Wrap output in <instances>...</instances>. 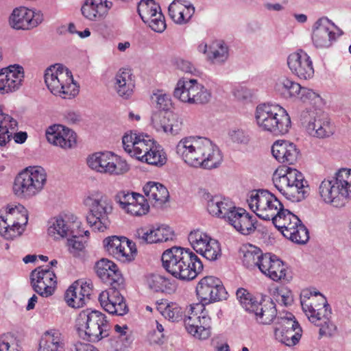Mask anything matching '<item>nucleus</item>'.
<instances>
[{
  "mask_svg": "<svg viewBox=\"0 0 351 351\" xmlns=\"http://www.w3.org/2000/svg\"><path fill=\"white\" fill-rule=\"evenodd\" d=\"M176 151L186 164L193 167L216 169L223 161V154L218 146L210 139L199 136L181 138Z\"/></svg>",
  "mask_w": 351,
  "mask_h": 351,
  "instance_id": "1",
  "label": "nucleus"
},
{
  "mask_svg": "<svg viewBox=\"0 0 351 351\" xmlns=\"http://www.w3.org/2000/svg\"><path fill=\"white\" fill-rule=\"evenodd\" d=\"M122 143L125 151L140 161L156 167L167 162L164 149L149 136L130 132L123 136Z\"/></svg>",
  "mask_w": 351,
  "mask_h": 351,
  "instance_id": "2",
  "label": "nucleus"
},
{
  "mask_svg": "<svg viewBox=\"0 0 351 351\" xmlns=\"http://www.w3.org/2000/svg\"><path fill=\"white\" fill-rule=\"evenodd\" d=\"M300 302L308 320L319 327L320 336H331L335 326L330 322L331 311L325 298L319 292L302 291Z\"/></svg>",
  "mask_w": 351,
  "mask_h": 351,
  "instance_id": "3",
  "label": "nucleus"
},
{
  "mask_svg": "<svg viewBox=\"0 0 351 351\" xmlns=\"http://www.w3.org/2000/svg\"><path fill=\"white\" fill-rule=\"evenodd\" d=\"M273 182L279 192L292 202L302 201L308 193L307 181L296 169H277L273 176Z\"/></svg>",
  "mask_w": 351,
  "mask_h": 351,
  "instance_id": "4",
  "label": "nucleus"
},
{
  "mask_svg": "<svg viewBox=\"0 0 351 351\" xmlns=\"http://www.w3.org/2000/svg\"><path fill=\"white\" fill-rule=\"evenodd\" d=\"M318 193L326 204L339 207L347 198L351 199V169L342 168L335 176L324 179L319 184Z\"/></svg>",
  "mask_w": 351,
  "mask_h": 351,
  "instance_id": "5",
  "label": "nucleus"
},
{
  "mask_svg": "<svg viewBox=\"0 0 351 351\" xmlns=\"http://www.w3.org/2000/svg\"><path fill=\"white\" fill-rule=\"evenodd\" d=\"M255 119L261 130L276 136L287 133L291 127V119L287 110L278 104H259L256 109Z\"/></svg>",
  "mask_w": 351,
  "mask_h": 351,
  "instance_id": "6",
  "label": "nucleus"
},
{
  "mask_svg": "<svg viewBox=\"0 0 351 351\" xmlns=\"http://www.w3.org/2000/svg\"><path fill=\"white\" fill-rule=\"evenodd\" d=\"M88 210L86 221L94 231L104 232L110 225L109 215L112 212L111 201L98 191L89 192L83 199Z\"/></svg>",
  "mask_w": 351,
  "mask_h": 351,
  "instance_id": "7",
  "label": "nucleus"
},
{
  "mask_svg": "<svg viewBox=\"0 0 351 351\" xmlns=\"http://www.w3.org/2000/svg\"><path fill=\"white\" fill-rule=\"evenodd\" d=\"M75 326L79 336L89 341H98L109 335L107 317L98 311H82L76 318Z\"/></svg>",
  "mask_w": 351,
  "mask_h": 351,
  "instance_id": "8",
  "label": "nucleus"
},
{
  "mask_svg": "<svg viewBox=\"0 0 351 351\" xmlns=\"http://www.w3.org/2000/svg\"><path fill=\"white\" fill-rule=\"evenodd\" d=\"M45 82L54 95L66 99L75 97L79 86L74 82L71 71L61 64L48 67L45 72Z\"/></svg>",
  "mask_w": 351,
  "mask_h": 351,
  "instance_id": "9",
  "label": "nucleus"
},
{
  "mask_svg": "<svg viewBox=\"0 0 351 351\" xmlns=\"http://www.w3.org/2000/svg\"><path fill=\"white\" fill-rule=\"evenodd\" d=\"M47 183V173L40 166H29L16 177L13 190L18 196L32 197L38 194Z\"/></svg>",
  "mask_w": 351,
  "mask_h": 351,
  "instance_id": "10",
  "label": "nucleus"
},
{
  "mask_svg": "<svg viewBox=\"0 0 351 351\" xmlns=\"http://www.w3.org/2000/svg\"><path fill=\"white\" fill-rule=\"evenodd\" d=\"M27 221V210L23 206H8L5 215L0 217V234L5 239H14L20 237L24 232Z\"/></svg>",
  "mask_w": 351,
  "mask_h": 351,
  "instance_id": "11",
  "label": "nucleus"
},
{
  "mask_svg": "<svg viewBox=\"0 0 351 351\" xmlns=\"http://www.w3.org/2000/svg\"><path fill=\"white\" fill-rule=\"evenodd\" d=\"M247 203L250 208L264 220L272 221L283 208L277 197L267 190L251 191Z\"/></svg>",
  "mask_w": 351,
  "mask_h": 351,
  "instance_id": "12",
  "label": "nucleus"
},
{
  "mask_svg": "<svg viewBox=\"0 0 351 351\" xmlns=\"http://www.w3.org/2000/svg\"><path fill=\"white\" fill-rule=\"evenodd\" d=\"M174 97L189 104H204L211 99V93L195 79H180L173 91Z\"/></svg>",
  "mask_w": 351,
  "mask_h": 351,
  "instance_id": "13",
  "label": "nucleus"
},
{
  "mask_svg": "<svg viewBox=\"0 0 351 351\" xmlns=\"http://www.w3.org/2000/svg\"><path fill=\"white\" fill-rule=\"evenodd\" d=\"M87 165L93 170L113 176L123 175L130 169L125 160L112 152H96L87 158Z\"/></svg>",
  "mask_w": 351,
  "mask_h": 351,
  "instance_id": "14",
  "label": "nucleus"
},
{
  "mask_svg": "<svg viewBox=\"0 0 351 351\" xmlns=\"http://www.w3.org/2000/svg\"><path fill=\"white\" fill-rule=\"evenodd\" d=\"M186 331L199 339H206L210 335V317L204 304H191L184 318Z\"/></svg>",
  "mask_w": 351,
  "mask_h": 351,
  "instance_id": "15",
  "label": "nucleus"
},
{
  "mask_svg": "<svg viewBox=\"0 0 351 351\" xmlns=\"http://www.w3.org/2000/svg\"><path fill=\"white\" fill-rule=\"evenodd\" d=\"M343 34V31L328 18L322 17L319 19L313 27L312 41L316 48H328Z\"/></svg>",
  "mask_w": 351,
  "mask_h": 351,
  "instance_id": "16",
  "label": "nucleus"
},
{
  "mask_svg": "<svg viewBox=\"0 0 351 351\" xmlns=\"http://www.w3.org/2000/svg\"><path fill=\"white\" fill-rule=\"evenodd\" d=\"M196 293L201 301L200 304L204 306L228 298V293L221 281L212 276H205L198 282Z\"/></svg>",
  "mask_w": 351,
  "mask_h": 351,
  "instance_id": "17",
  "label": "nucleus"
},
{
  "mask_svg": "<svg viewBox=\"0 0 351 351\" xmlns=\"http://www.w3.org/2000/svg\"><path fill=\"white\" fill-rule=\"evenodd\" d=\"M302 328L292 314L280 317L274 329L275 338L288 346L298 343L302 336Z\"/></svg>",
  "mask_w": 351,
  "mask_h": 351,
  "instance_id": "18",
  "label": "nucleus"
},
{
  "mask_svg": "<svg viewBox=\"0 0 351 351\" xmlns=\"http://www.w3.org/2000/svg\"><path fill=\"white\" fill-rule=\"evenodd\" d=\"M30 280L33 289L40 296L47 298L53 294L57 278L53 270L38 267L32 271Z\"/></svg>",
  "mask_w": 351,
  "mask_h": 351,
  "instance_id": "19",
  "label": "nucleus"
},
{
  "mask_svg": "<svg viewBox=\"0 0 351 351\" xmlns=\"http://www.w3.org/2000/svg\"><path fill=\"white\" fill-rule=\"evenodd\" d=\"M138 13L142 21L156 32H162L166 28L165 18L160 8L154 0H141L138 5Z\"/></svg>",
  "mask_w": 351,
  "mask_h": 351,
  "instance_id": "20",
  "label": "nucleus"
},
{
  "mask_svg": "<svg viewBox=\"0 0 351 351\" xmlns=\"http://www.w3.org/2000/svg\"><path fill=\"white\" fill-rule=\"evenodd\" d=\"M103 243L106 252L121 262L131 261L136 253L135 244L123 237H109Z\"/></svg>",
  "mask_w": 351,
  "mask_h": 351,
  "instance_id": "21",
  "label": "nucleus"
},
{
  "mask_svg": "<svg viewBox=\"0 0 351 351\" xmlns=\"http://www.w3.org/2000/svg\"><path fill=\"white\" fill-rule=\"evenodd\" d=\"M116 201L122 210L132 216L146 215L149 210L147 199L140 193L121 191L116 195Z\"/></svg>",
  "mask_w": 351,
  "mask_h": 351,
  "instance_id": "22",
  "label": "nucleus"
},
{
  "mask_svg": "<svg viewBox=\"0 0 351 351\" xmlns=\"http://www.w3.org/2000/svg\"><path fill=\"white\" fill-rule=\"evenodd\" d=\"M80 222L72 215L69 218L53 217L47 224V235L55 241H59L70 236H77L75 230L78 229Z\"/></svg>",
  "mask_w": 351,
  "mask_h": 351,
  "instance_id": "23",
  "label": "nucleus"
},
{
  "mask_svg": "<svg viewBox=\"0 0 351 351\" xmlns=\"http://www.w3.org/2000/svg\"><path fill=\"white\" fill-rule=\"evenodd\" d=\"M123 288L111 287L99 294L98 300L101 306L110 314L122 316L128 312L125 299L120 293Z\"/></svg>",
  "mask_w": 351,
  "mask_h": 351,
  "instance_id": "24",
  "label": "nucleus"
},
{
  "mask_svg": "<svg viewBox=\"0 0 351 351\" xmlns=\"http://www.w3.org/2000/svg\"><path fill=\"white\" fill-rule=\"evenodd\" d=\"M43 21L41 12L25 7L15 8L10 16V25L15 29H31L37 27Z\"/></svg>",
  "mask_w": 351,
  "mask_h": 351,
  "instance_id": "25",
  "label": "nucleus"
},
{
  "mask_svg": "<svg viewBox=\"0 0 351 351\" xmlns=\"http://www.w3.org/2000/svg\"><path fill=\"white\" fill-rule=\"evenodd\" d=\"M287 65L291 73L300 79L308 80L313 76L312 61L303 51L291 53L287 58Z\"/></svg>",
  "mask_w": 351,
  "mask_h": 351,
  "instance_id": "26",
  "label": "nucleus"
},
{
  "mask_svg": "<svg viewBox=\"0 0 351 351\" xmlns=\"http://www.w3.org/2000/svg\"><path fill=\"white\" fill-rule=\"evenodd\" d=\"M188 250L189 248L173 247L166 250L162 255V266L176 278L178 274H182V268L185 266L183 263L188 260Z\"/></svg>",
  "mask_w": 351,
  "mask_h": 351,
  "instance_id": "27",
  "label": "nucleus"
},
{
  "mask_svg": "<svg viewBox=\"0 0 351 351\" xmlns=\"http://www.w3.org/2000/svg\"><path fill=\"white\" fill-rule=\"evenodd\" d=\"M24 77L23 68L11 65L0 70V93L5 94L17 90Z\"/></svg>",
  "mask_w": 351,
  "mask_h": 351,
  "instance_id": "28",
  "label": "nucleus"
},
{
  "mask_svg": "<svg viewBox=\"0 0 351 351\" xmlns=\"http://www.w3.org/2000/svg\"><path fill=\"white\" fill-rule=\"evenodd\" d=\"M140 244L166 242L172 240L173 231L167 225L152 227L149 229L141 228L136 230L135 234Z\"/></svg>",
  "mask_w": 351,
  "mask_h": 351,
  "instance_id": "29",
  "label": "nucleus"
},
{
  "mask_svg": "<svg viewBox=\"0 0 351 351\" xmlns=\"http://www.w3.org/2000/svg\"><path fill=\"white\" fill-rule=\"evenodd\" d=\"M47 141L62 149H71L76 145V135L73 131L62 125H53L47 130Z\"/></svg>",
  "mask_w": 351,
  "mask_h": 351,
  "instance_id": "30",
  "label": "nucleus"
},
{
  "mask_svg": "<svg viewBox=\"0 0 351 351\" xmlns=\"http://www.w3.org/2000/svg\"><path fill=\"white\" fill-rule=\"evenodd\" d=\"M92 292L90 283L82 280L73 283L65 293L67 304L73 308H80L90 299Z\"/></svg>",
  "mask_w": 351,
  "mask_h": 351,
  "instance_id": "31",
  "label": "nucleus"
},
{
  "mask_svg": "<svg viewBox=\"0 0 351 351\" xmlns=\"http://www.w3.org/2000/svg\"><path fill=\"white\" fill-rule=\"evenodd\" d=\"M207 210L210 215L229 221L237 208L234 204L227 197L207 195Z\"/></svg>",
  "mask_w": 351,
  "mask_h": 351,
  "instance_id": "32",
  "label": "nucleus"
},
{
  "mask_svg": "<svg viewBox=\"0 0 351 351\" xmlns=\"http://www.w3.org/2000/svg\"><path fill=\"white\" fill-rule=\"evenodd\" d=\"M273 156L279 162L294 165L300 158V150L295 144L289 141H276L271 147Z\"/></svg>",
  "mask_w": 351,
  "mask_h": 351,
  "instance_id": "33",
  "label": "nucleus"
},
{
  "mask_svg": "<svg viewBox=\"0 0 351 351\" xmlns=\"http://www.w3.org/2000/svg\"><path fill=\"white\" fill-rule=\"evenodd\" d=\"M96 272L101 280L110 287H124V279L117 265L112 261L104 258L100 260L96 264Z\"/></svg>",
  "mask_w": 351,
  "mask_h": 351,
  "instance_id": "34",
  "label": "nucleus"
},
{
  "mask_svg": "<svg viewBox=\"0 0 351 351\" xmlns=\"http://www.w3.org/2000/svg\"><path fill=\"white\" fill-rule=\"evenodd\" d=\"M259 270L274 281L285 279L286 277L287 267L285 265L276 255L270 253L265 254Z\"/></svg>",
  "mask_w": 351,
  "mask_h": 351,
  "instance_id": "35",
  "label": "nucleus"
},
{
  "mask_svg": "<svg viewBox=\"0 0 351 351\" xmlns=\"http://www.w3.org/2000/svg\"><path fill=\"white\" fill-rule=\"evenodd\" d=\"M171 19L178 25L187 23L195 13V7L185 0H174L169 6Z\"/></svg>",
  "mask_w": 351,
  "mask_h": 351,
  "instance_id": "36",
  "label": "nucleus"
},
{
  "mask_svg": "<svg viewBox=\"0 0 351 351\" xmlns=\"http://www.w3.org/2000/svg\"><path fill=\"white\" fill-rule=\"evenodd\" d=\"M112 3L107 0H86L81 11L83 16L90 21H99L112 8Z\"/></svg>",
  "mask_w": 351,
  "mask_h": 351,
  "instance_id": "37",
  "label": "nucleus"
},
{
  "mask_svg": "<svg viewBox=\"0 0 351 351\" xmlns=\"http://www.w3.org/2000/svg\"><path fill=\"white\" fill-rule=\"evenodd\" d=\"M232 215L228 222L238 232L248 235L255 231V219L245 210L237 208Z\"/></svg>",
  "mask_w": 351,
  "mask_h": 351,
  "instance_id": "38",
  "label": "nucleus"
},
{
  "mask_svg": "<svg viewBox=\"0 0 351 351\" xmlns=\"http://www.w3.org/2000/svg\"><path fill=\"white\" fill-rule=\"evenodd\" d=\"M143 190L148 200L155 207H162L169 200L167 189L159 182H148Z\"/></svg>",
  "mask_w": 351,
  "mask_h": 351,
  "instance_id": "39",
  "label": "nucleus"
},
{
  "mask_svg": "<svg viewBox=\"0 0 351 351\" xmlns=\"http://www.w3.org/2000/svg\"><path fill=\"white\" fill-rule=\"evenodd\" d=\"M187 254L188 260L185 261L186 263H183L185 266L182 267L180 271L182 274H178L176 278L189 281L195 278L202 272L204 266L200 258L190 249H189Z\"/></svg>",
  "mask_w": 351,
  "mask_h": 351,
  "instance_id": "40",
  "label": "nucleus"
},
{
  "mask_svg": "<svg viewBox=\"0 0 351 351\" xmlns=\"http://www.w3.org/2000/svg\"><path fill=\"white\" fill-rule=\"evenodd\" d=\"M240 254L243 265L250 269H259L262 259L265 257L260 248L251 244L243 245Z\"/></svg>",
  "mask_w": 351,
  "mask_h": 351,
  "instance_id": "41",
  "label": "nucleus"
},
{
  "mask_svg": "<svg viewBox=\"0 0 351 351\" xmlns=\"http://www.w3.org/2000/svg\"><path fill=\"white\" fill-rule=\"evenodd\" d=\"M64 340L59 330L51 329L43 335L38 351H64Z\"/></svg>",
  "mask_w": 351,
  "mask_h": 351,
  "instance_id": "42",
  "label": "nucleus"
},
{
  "mask_svg": "<svg viewBox=\"0 0 351 351\" xmlns=\"http://www.w3.org/2000/svg\"><path fill=\"white\" fill-rule=\"evenodd\" d=\"M115 89L119 96L129 98L133 93L134 83L128 69H120L115 75Z\"/></svg>",
  "mask_w": 351,
  "mask_h": 351,
  "instance_id": "43",
  "label": "nucleus"
},
{
  "mask_svg": "<svg viewBox=\"0 0 351 351\" xmlns=\"http://www.w3.org/2000/svg\"><path fill=\"white\" fill-rule=\"evenodd\" d=\"M295 221L294 223H291L287 228L283 229L281 233L294 243L304 244L309 239L308 231L298 217Z\"/></svg>",
  "mask_w": 351,
  "mask_h": 351,
  "instance_id": "44",
  "label": "nucleus"
},
{
  "mask_svg": "<svg viewBox=\"0 0 351 351\" xmlns=\"http://www.w3.org/2000/svg\"><path fill=\"white\" fill-rule=\"evenodd\" d=\"M277 311L274 303L272 301H267L265 303L258 302L254 308V311H252V314L260 324H269L276 317Z\"/></svg>",
  "mask_w": 351,
  "mask_h": 351,
  "instance_id": "45",
  "label": "nucleus"
},
{
  "mask_svg": "<svg viewBox=\"0 0 351 351\" xmlns=\"http://www.w3.org/2000/svg\"><path fill=\"white\" fill-rule=\"evenodd\" d=\"M228 46L221 40L213 42L209 45L208 60L213 64H222L228 58Z\"/></svg>",
  "mask_w": 351,
  "mask_h": 351,
  "instance_id": "46",
  "label": "nucleus"
},
{
  "mask_svg": "<svg viewBox=\"0 0 351 351\" xmlns=\"http://www.w3.org/2000/svg\"><path fill=\"white\" fill-rule=\"evenodd\" d=\"M157 311L167 319L175 322L182 319L184 311L175 302H162L158 304Z\"/></svg>",
  "mask_w": 351,
  "mask_h": 351,
  "instance_id": "47",
  "label": "nucleus"
},
{
  "mask_svg": "<svg viewBox=\"0 0 351 351\" xmlns=\"http://www.w3.org/2000/svg\"><path fill=\"white\" fill-rule=\"evenodd\" d=\"M146 285L151 290L156 292L173 291L174 287L169 279L159 274H149L146 277Z\"/></svg>",
  "mask_w": 351,
  "mask_h": 351,
  "instance_id": "48",
  "label": "nucleus"
},
{
  "mask_svg": "<svg viewBox=\"0 0 351 351\" xmlns=\"http://www.w3.org/2000/svg\"><path fill=\"white\" fill-rule=\"evenodd\" d=\"M275 90L286 99L296 98L301 90V86L297 82L283 77L276 84Z\"/></svg>",
  "mask_w": 351,
  "mask_h": 351,
  "instance_id": "49",
  "label": "nucleus"
},
{
  "mask_svg": "<svg viewBox=\"0 0 351 351\" xmlns=\"http://www.w3.org/2000/svg\"><path fill=\"white\" fill-rule=\"evenodd\" d=\"M210 261H215L221 256V249L219 242L212 238L206 241L196 252Z\"/></svg>",
  "mask_w": 351,
  "mask_h": 351,
  "instance_id": "50",
  "label": "nucleus"
},
{
  "mask_svg": "<svg viewBox=\"0 0 351 351\" xmlns=\"http://www.w3.org/2000/svg\"><path fill=\"white\" fill-rule=\"evenodd\" d=\"M302 124L306 132L312 136L317 137V132L322 121V117H315L313 112L304 111L300 116Z\"/></svg>",
  "mask_w": 351,
  "mask_h": 351,
  "instance_id": "51",
  "label": "nucleus"
},
{
  "mask_svg": "<svg viewBox=\"0 0 351 351\" xmlns=\"http://www.w3.org/2000/svg\"><path fill=\"white\" fill-rule=\"evenodd\" d=\"M298 216L290 212L289 210L282 208L279 213L272 220V222L276 228L282 232L283 229L287 228L291 223H294V222H296L295 219Z\"/></svg>",
  "mask_w": 351,
  "mask_h": 351,
  "instance_id": "52",
  "label": "nucleus"
},
{
  "mask_svg": "<svg viewBox=\"0 0 351 351\" xmlns=\"http://www.w3.org/2000/svg\"><path fill=\"white\" fill-rule=\"evenodd\" d=\"M211 239L212 237L206 232L198 229L191 231L188 236L189 242L196 252L206 241Z\"/></svg>",
  "mask_w": 351,
  "mask_h": 351,
  "instance_id": "53",
  "label": "nucleus"
},
{
  "mask_svg": "<svg viewBox=\"0 0 351 351\" xmlns=\"http://www.w3.org/2000/svg\"><path fill=\"white\" fill-rule=\"evenodd\" d=\"M168 111L156 110L151 117V123L153 128L159 132L166 133L167 126Z\"/></svg>",
  "mask_w": 351,
  "mask_h": 351,
  "instance_id": "54",
  "label": "nucleus"
},
{
  "mask_svg": "<svg viewBox=\"0 0 351 351\" xmlns=\"http://www.w3.org/2000/svg\"><path fill=\"white\" fill-rule=\"evenodd\" d=\"M167 126L166 134L171 135L178 134L182 130V119L176 113L168 111L167 112Z\"/></svg>",
  "mask_w": 351,
  "mask_h": 351,
  "instance_id": "55",
  "label": "nucleus"
},
{
  "mask_svg": "<svg viewBox=\"0 0 351 351\" xmlns=\"http://www.w3.org/2000/svg\"><path fill=\"white\" fill-rule=\"evenodd\" d=\"M274 298L278 304L285 306L291 304L293 300L291 291L283 287L276 289Z\"/></svg>",
  "mask_w": 351,
  "mask_h": 351,
  "instance_id": "56",
  "label": "nucleus"
},
{
  "mask_svg": "<svg viewBox=\"0 0 351 351\" xmlns=\"http://www.w3.org/2000/svg\"><path fill=\"white\" fill-rule=\"evenodd\" d=\"M78 229L75 230L77 236H71V239H67V247L70 253L73 256H77L80 252L82 251L84 248V243L79 239L82 236L81 233L78 232Z\"/></svg>",
  "mask_w": 351,
  "mask_h": 351,
  "instance_id": "57",
  "label": "nucleus"
},
{
  "mask_svg": "<svg viewBox=\"0 0 351 351\" xmlns=\"http://www.w3.org/2000/svg\"><path fill=\"white\" fill-rule=\"evenodd\" d=\"M152 99H155L157 107L162 111H169V108L171 106V96L164 93L161 90L154 93Z\"/></svg>",
  "mask_w": 351,
  "mask_h": 351,
  "instance_id": "58",
  "label": "nucleus"
},
{
  "mask_svg": "<svg viewBox=\"0 0 351 351\" xmlns=\"http://www.w3.org/2000/svg\"><path fill=\"white\" fill-rule=\"evenodd\" d=\"M317 137L319 138H328L335 132V128L328 117H322V123L319 125Z\"/></svg>",
  "mask_w": 351,
  "mask_h": 351,
  "instance_id": "59",
  "label": "nucleus"
},
{
  "mask_svg": "<svg viewBox=\"0 0 351 351\" xmlns=\"http://www.w3.org/2000/svg\"><path fill=\"white\" fill-rule=\"evenodd\" d=\"M296 98L300 99L303 102H306L318 99L319 95L313 90L301 86V90H300V93Z\"/></svg>",
  "mask_w": 351,
  "mask_h": 351,
  "instance_id": "60",
  "label": "nucleus"
},
{
  "mask_svg": "<svg viewBox=\"0 0 351 351\" xmlns=\"http://www.w3.org/2000/svg\"><path fill=\"white\" fill-rule=\"evenodd\" d=\"M230 136L234 142L238 143H247L250 140L249 135L243 130H233Z\"/></svg>",
  "mask_w": 351,
  "mask_h": 351,
  "instance_id": "61",
  "label": "nucleus"
},
{
  "mask_svg": "<svg viewBox=\"0 0 351 351\" xmlns=\"http://www.w3.org/2000/svg\"><path fill=\"white\" fill-rule=\"evenodd\" d=\"M239 302L243 308L250 313L254 311V308L258 302L251 294V297H245V299H243Z\"/></svg>",
  "mask_w": 351,
  "mask_h": 351,
  "instance_id": "62",
  "label": "nucleus"
},
{
  "mask_svg": "<svg viewBox=\"0 0 351 351\" xmlns=\"http://www.w3.org/2000/svg\"><path fill=\"white\" fill-rule=\"evenodd\" d=\"M239 302L243 308L250 313L254 311V308L258 302L251 294V297H245V299H243Z\"/></svg>",
  "mask_w": 351,
  "mask_h": 351,
  "instance_id": "63",
  "label": "nucleus"
},
{
  "mask_svg": "<svg viewBox=\"0 0 351 351\" xmlns=\"http://www.w3.org/2000/svg\"><path fill=\"white\" fill-rule=\"evenodd\" d=\"M64 119L68 124H76L81 121V116L76 112L69 110L64 114Z\"/></svg>",
  "mask_w": 351,
  "mask_h": 351,
  "instance_id": "64",
  "label": "nucleus"
}]
</instances>
